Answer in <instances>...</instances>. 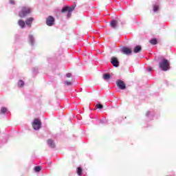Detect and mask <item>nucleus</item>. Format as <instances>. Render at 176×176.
<instances>
[{
    "instance_id": "obj_1",
    "label": "nucleus",
    "mask_w": 176,
    "mask_h": 176,
    "mask_svg": "<svg viewBox=\"0 0 176 176\" xmlns=\"http://www.w3.org/2000/svg\"><path fill=\"white\" fill-rule=\"evenodd\" d=\"M160 68L162 71H168L170 69V62L166 58H163L162 61L159 63Z\"/></svg>"
},
{
    "instance_id": "obj_2",
    "label": "nucleus",
    "mask_w": 176,
    "mask_h": 176,
    "mask_svg": "<svg viewBox=\"0 0 176 176\" xmlns=\"http://www.w3.org/2000/svg\"><path fill=\"white\" fill-rule=\"evenodd\" d=\"M76 6H72L71 7L69 6H65L62 9V12L64 13L65 12H67V18L69 19L71 17V15L72 14V12L75 10V7Z\"/></svg>"
},
{
    "instance_id": "obj_3",
    "label": "nucleus",
    "mask_w": 176,
    "mask_h": 176,
    "mask_svg": "<svg viewBox=\"0 0 176 176\" xmlns=\"http://www.w3.org/2000/svg\"><path fill=\"white\" fill-rule=\"evenodd\" d=\"M31 13V9L28 7H23L22 10L19 12V17L21 19L25 17L28 14Z\"/></svg>"
},
{
    "instance_id": "obj_4",
    "label": "nucleus",
    "mask_w": 176,
    "mask_h": 176,
    "mask_svg": "<svg viewBox=\"0 0 176 176\" xmlns=\"http://www.w3.org/2000/svg\"><path fill=\"white\" fill-rule=\"evenodd\" d=\"M42 126V123L41 122V120L38 118H35L32 122V127L34 130H39Z\"/></svg>"
},
{
    "instance_id": "obj_5",
    "label": "nucleus",
    "mask_w": 176,
    "mask_h": 176,
    "mask_svg": "<svg viewBox=\"0 0 176 176\" xmlns=\"http://www.w3.org/2000/svg\"><path fill=\"white\" fill-rule=\"evenodd\" d=\"M46 24L49 27H52V25H54V17H53L52 16H49L46 19Z\"/></svg>"
},
{
    "instance_id": "obj_6",
    "label": "nucleus",
    "mask_w": 176,
    "mask_h": 176,
    "mask_svg": "<svg viewBox=\"0 0 176 176\" xmlns=\"http://www.w3.org/2000/svg\"><path fill=\"white\" fill-rule=\"evenodd\" d=\"M117 86L120 89V90H124V89H126V84H124V82L121 80H118L117 81Z\"/></svg>"
},
{
    "instance_id": "obj_7",
    "label": "nucleus",
    "mask_w": 176,
    "mask_h": 176,
    "mask_svg": "<svg viewBox=\"0 0 176 176\" xmlns=\"http://www.w3.org/2000/svg\"><path fill=\"white\" fill-rule=\"evenodd\" d=\"M121 52L122 53H123V54H126V56H129V54H131V53L133 52L131 51V50H130V48L124 47L121 49Z\"/></svg>"
},
{
    "instance_id": "obj_8",
    "label": "nucleus",
    "mask_w": 176,
    "mask_h": 176,
    "mask_svg": "<svg viewBox=\"0 0 176 176\" xmlns=\"http://www.w3.org/2000/svg\"><path fill=\"white\" fill-rule=\"evenodd\" d=\"M111 63L113 67H119V60H118V58L116 57H111Z\"/></svg>"
},
{
    "instance_id": "obj_9",
    "label": "nucleus",
    "mask_w": 176,
    "mask_h": 176,
    "mask_svg": "<svg viewBox=\"0 0 176 176\" xmlns=\"http://www.w3.org/2000/svg\"><path fill=\"white\" fill-rule=\"evenodd\" d=\"M32 21H34V18L30 17L26 19L25 24L29 27V28H31V25H32Z\"/></svg>"
},
{
    "instance_id": "obj_10",
    "label": "nucleus",
    "mask_w": 176,
    "mask_h": 176,
    "mask_svg": "<svg viewBox=\"0 0 176 176\" xmlns=\"http://www.w3.org/2000/svg\"><path fill=\"white\" fill-rule=\"evenodd\" d=\"M29 43L32 46H34L35 43V38H34V36H32V34L29 35Z\"/></svg>"
},
{
    "instance_id": "obj_11",
    "label": "nucleus",
    "mask_w": 176,
    "mask_h": 176,
    "mask_svg": "<svg viewBox=\"0 0 176 176\" xmlns=\"http://www.w3.org/2000/svg\"><path fill=\"white\" fill-rule=\"evenodd\" d=\"M47 144L50 148H56V144L51 139L48 140Z\"/></svg>"
},
{
    "instance_id": "obj_12",
    "label": "nucleus",
    "mask_w": 176,
    "mask_h": 176,
    "mask_svg": "<svg viewBox=\"0 0 176 176\" xmlns=\"http://www.w3.org/2000/svg\"><path fill=\"white\" fill-rule=\"evenodd\" d=\"M18 25H19V27H21V28H25V22L21 19L18 21Z\"/></svg>"
},
{
    "instance_id": "obj_13",
    "label": "nucleus",
    "mask_w": 176,
    "mask_h": 176,
    "mask_svg": "<svg viewBox=\"0 0 176 176\" xmlns=\"http://www.w3.org/2000/svg\"><path fill=\"white\" fill-rule=\"evenodd\" d=\"M110 25L112 28H116V25H118V21L112 20L110 22Z\"/></svg>"
},
{
    "instance_id": "obj_14",
    "label": "nucleus",
    "mask_w": 176,
    "mask_h": 176,
    "mask_svg": "<svg viewBox=\"0 0 176 176\" xmlns=\"http://www.w3.org/2000/svg\"><path fill=\"white\" fill-rule=\"evenodd\" d=\"M141 46L140 45H137L134 47L133 49V52L134 53H140V52H141Z\"/></svg>"
},
{
    "instance_id": "obj_15",
    "label": "nucleus",
    "mask_w": 176,
    "mask_h": 176,
    "mask_svg": "<svg viewBox=\"0 0 176 176\" xmlns=\"http://www.w3.org/2000/svg\"><path fill=\"white\" fill-rule=\"evenodd\" d=\"M1 113H2L3 115H6V113H8V109L6 107H1Z\"/></svg>"
},
{
    "instance_id": "obj_16",
    "label": "nucleus",
    "mask_w": 176,
    "mask_h": 176,
    "mask_svg": "<svg viewBox=\"0 0 176 176\" xmlns=\"http://www.w3.org/2000/svg\"><path fill=\"white\" fill-rule=\"evenodd\" d=\"M110 78H111V75L109 74H104L103 75V79H104V80H108Z\"/></svg>"
},
{
    "instance_id": "obj_17",
    "label": "nucleus",
    "mask_w": 176,
    "mask_h": 176,
    "mask_svg": "<svg viewBox=\"0 0 176 176\" xmlns=\"http://www.w3.org/2000/svg\"><path fill=\"white\" fill-rule=\"evenodd\" d=\"M150 43H151V45H157V40L156 38H153L150 41Z\"/></svg>"
},
{
    "instance_id": "obj_18",
    "label": "nucleus",
    "mask_w": 176,
    "mask_h": 176,
    "mask_svg": "<svg viewBox=\"0 0 176 176\" xmlns=\"http://www.w3.org/2000/svg\"><path fill=\"white\" fill-rule=\"evenodd\" d=\"M18 86L19 87H23L24 86V81H23L22 80H19L18 82Z\"/></svg>"
},
{
    "instance_id": "obj_19",
    "label": "nucleus",
    "mask_w": 176,
    "mask_h": 176,
    "mask_svg": "<svg viewBox=\"0 0 176 176\" xmlns=\"http://www.w3.org/2000/svg\"><path fill=\"white\" fill-rule=\"evenodd\" d=\"M82 168L81 167H78L77 168V174L78 175H82Z\"/></svg>"
},
{
    "instance_id": "obj_20",
    "label": "nucleus",
    "mask_w": 176,
    "mask_h": 176,
    "mask_svg": "<svg viewBox=\"0 0 176 176\" xmlns=\"http://www.w3.org/2000/svg\"><path fill=\"white\" fill-rule=\"evenodd\" d=\"M42 168H41V166H36L34 168V170L36 171V173H39V171H41Z\"/></svg>"
},
{
    "instance_id": "obj_21",
    "label": "nucleus",
    "mask_w": 176,
    "mask_h": 176,
    "mask_svg": "<svg viewBox=\"0 0 176 176\" xmlns=\"http://www.w3.org/2000/svg\"><path fill=\"white\" fill-rule=\"evenodd\" d=\"M64 85H66L67 86H71L72 82L71 81H65Z\"/></svg>"
},
{
    "instance_id": "obj_22",
    "label": "nucleus",
    "mask_w": 176,
    "mask_h": 176,
    "mask_svg": "<svg viewBox=\"0 0 176 176\" xmlns=\"http://www.w3.org/2000/svg\"><path fill=\"white\" fill-rule=\"evenodd\" d=\"M96 108H97L98 109H102L103 106H102V104H96Z\"/></svg>"
},
{
    "instance_id": "obj_23",
    "label": "nucleus",
    "mask_w": 176,
    "mask_h": 176,
    "mask_svg": "<svg viewBox=\"0 0 176 176\" xmlns=\"http://www.w3.org/2000/svg\"><path fill=\"white\" fill-rule=\"evenodd\" d=\"M159 10V6H153V12H157Z\"/></svg>"
},
{
    "instance_id": "obj_24",
    "label": "nucleus",
    "mask_w": 176,
    "mask_h": 176,
    "mask_svg": "<svg viewBox=\"0 0 176 176\" xmlns=\"http://www.w3.org/2000/svg\"><path fill=\"white\" fill-rule=\"evenodd\" d=\"M151 114L152 113L151 111H148L146 114V116H147V118H149V116H151Z\"/></svg>"
},
{
    "instance_id": "obj_25",
    "label": "nucleus",
    "mask_w": 176,
    "mask_h": 176,
    "mask_svg": "<svg viewBox=\"0 0 176 176\" xmlns=\"http://www.w3.org/2000/svg\"><path fill=\"white\" fill-rule=\"evenodd\" d=\"M100 123H102V124L107 123V120H100Z\"/></svg>"
},
{
    "instance_id": "obj_26",
    "label": "nucleus",
    "mask_w": 176,
    "mask_h": 176,
    "mask_svg": "<svg viewBox=\"0 0 176 176\" xmlns=\"http://www.w3.org/2000/svg\"><path fill=\"white\" fill-rule=\"evenodd\" d=\"M67 78H71V76H72V74H71V73L67 74H66Z\"/></svg>"
},
{
    "instance_id": "obj_27",
    "label": "nucleus",
    "mask_w": 176,
    "mask_h": 176,
    "mask_svg": "<svg viewBox=\"0 0 176 176\" xmlns=\"http://www.w3.org/2000/svg\"><path fill=\"white\" fill-rule=\"evenodd\" d=\"M10 3H11V5H14L15 4L14 0H10Z\"/></svg>"
},
{
    "instance_id": "obj_28",
    "label": "nucleus",
    "mask_w": 176,
    "mask_h": 176,
    "mask_svg": "<svg viewBox=\"0 0 176 176\" xmlns=\"http://www.w3.org/2000/svg\"><path fill=\"white\" fill-rule=\"evenodd\" d=\"M147 71H148V72H151V71H152V67H148L147 69Z\"/></svg>"
}]
</instances>
